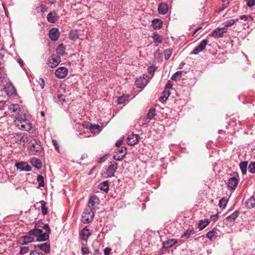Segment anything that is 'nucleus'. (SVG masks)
Returning a JSON list of instances; mask_svg holds the SVG:
<instances>
[{
    "mask_svg": "<svg viewBox=\"0 0 255 255\" xmlns=\"http://www.w3.org/2000/svg\"><path fill=\"white\" fill-rule=\"evenodd\" d=\"M94 214L92 209H87L83 213L82 221L84 224L91 223L94 218Z\"/></svg>",
    "mask_w": 255,
    "mask_h": 255,
    "instance_id": "f257e3e1",
    "label": "nucleus"
},
{
    "mask_svg": "<svg viewBox=\"0 0 255 255\" xmlns=\"http://www.w3.org/2000/svg\"><path fill=\"white\" fill-rule=\"evenodd\" d=\"M61 59L60 56L53 54L48 58V64L50 68H55L57 67L61 62Z\"/></svg>",
    "mask_w": 255,
    "mask_h": 255,
    "instance_id": "f03ea898",
    "label": "nucleus"
},
{
    "mask_svg": "<svg viewBox=\"0 0 255 255\" xmlns=\"http://www.w3.org/2000/svg\"><path fill=\"white\" fill-rule=\"evenodd\" d=\"M34 238L29 234L21 237L17 241V243L20 245H25L34 241Z\"/></svg>",
    "mask_w": 255,
    "mask_h": 255,
    "instance_id": "7ed1b4c3",
    "label": "nucleus"
},
{
    "mask_svg": "<svg viewBox=\"0 0 255 255\" xmlns=\"http://www.w3.org/2000/svg\"><path fill=\"white\" fill-rule=\"evenodd\" d=\"M68 74V69L64 67L58 68L55 72V76L59 79H63L66 77Z\"/></svg>",
    "mask_w": 255,
    "mask_h": 255,
    "instance_id": "20e7f679",
    "label": "nucleus"
},
{
    "mask_svg": "<svg viewBox=\"0 0 255 255\" xmlns=\"http://www.w3.org/2000/svg\"><path fill=\"white\" fill-rule=\"evenodd\" d=\"M207 43L208 41L206 39H203L202 40L199 45L194 48L193 51L191 53V54L197 55L199 52L203 51L205 49Z\"/></svg>",
    "mask_w": 255,
    "mask_h": 255,
    "instance_id": "39448f33",
    "label": "nucleus"
},
{
    "mask_svg": "<svg viewBox=\"0 0 255 255\" xmlns=\"http://www.w3.org/2000/svg\"><path fill=\"white\" fill-rule=\"evenodd\" d=\"M118 169V164L114 163L111 164L108 168L105 174L107 178H111L114 176L115 172Z\"/></svg>",
    "mask_w": 255,
    "mask_h": 255,
    "instance_id": "423d86ee",
    "label": "nucleus"
},
{
    "mask_svg": "<svg viewBox=\"0 0 255 255\" xmlns=\"http://www.w3.org/2000/svg\"><path fill=\"white\" fill-rule=\"evenodd\" d=\"M17 126L19 128L26 131H29L32 128V124L30 122L26 119L24 120L23 122H21L20 124H17Z\"/></svg>",
    "mask_w": 255,
    "mask_h": 255,
    "instance_id": "0eeeda50",
    "label": "nucleus"
},
{
    "mask_svg": "<svg viewBox=\"0 0 255 255\" xmlns=\"http://www.w3.org/2000/svg\"><path fill=\"white\" fill-rule=\"evenodd\" d=\"M30 149L31 151H39L42 149L41 142L37 140H34L33 141H31L30 145Z\"/></svg>",
    "mask_w": 255,
    "mask_h": 255,
    "instance_id": "6e6552de",
    "label": "nucleus"
},
{
    "mask_svg": "<svg viewBox=\"0 0 255 255\" xmlns=\"http://www.w3.org/2000/svg\"><path fill=\"white\" fill-rule=\"evenodd\" d=\"M139 138V136L137 134H131L127 138V143L129 145H134L137 143Z\"/></svg>",
    "mask_w": 255,
    "mask_h": 255,
    "instance_id": "1a4fd4ad",
    "label": "nucleus"
},
{
    "mask_svg": "<svg viewBox=\"0 0 255 255\" xmlns=\"http://www.w3.org/2000/svg\"><path fill=\"white\" fill-rule=\"evenodd\" d=\"M49 36L52 41H56L59 37V31L57 28H52L49 31Z\"/></svg>",
    "mask_w": 255,
    "mask_h": 255,
    "instance_id": "9d476101",
    "label": "nucleus"
},
{
    "mask_svg": "<svg viewBox=\"0 0 255 255\" xmlns=\"http://www.w3.org/2000/svg\"><path fill=\"white\" fill-rule=\"evenodd\" d=\"M15 167L20 169L21 171H30L31 170V167L28 164L27 162H21L17 163L15 164Z\"/></svg>",
    "mask_w": 255,
    "mask_h": 255,
    "instance_id": "9b49d317",
    "label": "nucleus"
},
{
    "mask_svg": "<svg viewBox=\"0 0 255 255\" xmlns=\"http://www.w3.org/2000/svg\"><path fill=\"white\" fill-rule=\"evenodd\" d=\"M99 204V199L96 196H92L89 199L88 206L89 209H93Z\"/></svg>",
    "mask_w": 255,
    "mask_h": 255,
    "instance_id": "f8f14e48",
    "label": "nucleus"
},
{
    "mask_svg": "<svg viewBox=\"0 0 255 255\" xmlns=\"http://www.w3.org/2000/svg\"><path fill=\"white\" fill-rule=\"evenodd\" d=\"M238 183V179L236 177H233L230 178L227 183V186L229 189L234 190L236 189Z\"/></svg>",
    "mask_w": 255,
    "mask_h": 255,
    "instance_id": "ddd939ff",
    "label": "nucleus"
},
{
    "mask_svg": "<svg viewBox=\"0 0 255 255\" xmlns=\"http://www.w3.org/2000/svg\"><path fill=\"white\" fill-rule=\"evenodd\" d=\"M226 31L224 28H218L214 30L211 34V35L215 38L221 37L223 36L224 33Z\"/></svg>",
    "mask_w": 255,
    "mask_h": 255,
    "instance_id": "4468645a",
    "label": "nucleus"
},
{
    "mask_svg": "<svg viewBox=\"0 0 255 255\" xmlns=\"http://www.w3.org/2000/svg\"><path fill=\"white\" fill-rule=\"evenodd\" d=\"M158 10L160 14H165L168 10V5L166 2H161L158 5Z\"/></svg>",
    "mask_w": 255,
    "mask_h": 255,
    "instance_id": "2eb2a0df",
    "label": "nucleus"
},
{
    "mask_svg": "<svg viewBox=\"0 0 255 255\" xmlns=\"http://www.w3.org/2000/svg\"><path fill=\"white\" fill-rule=\"evenodd\" d=\"M58 18L57 14L55 11L50 12L47 14V21L51 23L56 22Z\"/></svg>",
    "mask_w": 255,
    "mask_h": 255,
    "instance_id": "dca6fc26",
    "label": "nucleus"
},
{
    "mask_svg": "<svg viewBox=\"0 0 255 255\" xmlns=\"http://www.w3.org/2000/svg\"><path fill=\"white\" fill-rule=\"evenodd\" d=\"M37 248L39 249V251H42L45 253H48L50 251V246L48 243H43L37 246Z\"/></svg>",
    "mask_w": 255,
    "mask_h": 255,
    "instance_id": "f3484780",
    "label": "nucleus"
},
{
    "mask_svg": "<svg viewBox=\"0 0 255 255\" xmlns=\"http://www.w3.org/2000/svg\"><path fill=\"white\" fill-rule=\"evenodd\" d=\"M176 243L177 240L176 239H169L164 242L162 245L164 248L168 249L172 247Z\"/></svg>",
    "mask_w": 255,
    "mask_h": 255,
    "instance_id": "a211bd4d",
    "label": "nucleus"
},
{
    "mask_svg": "<svg viewBox=\"0 0 255 255\" xmlns=\"http://www.w3.org/2000/svg\"><path fill=\"white\" fill-rule=\"evenodd\" d=\"M246 207L249 209L255 207V195L252 196L249 198L245 202Z\"/></svg>",
    "mask_w": 255,
    "mask_h": 255,
    "instance_id": "6ab92c4d",
    "label": "nucleus"
},
{
    "mask_svg": "<svg viewBox=\"0 0 255 255\" xmlns=\"http://www.w3.org/2000/svg\"><path fill=\"white\" fill-rule=\"evenodd\" d=\"M65 47L63 43L60 44L56 49V55L60 56H63L65 54Z\"/></svg>",
    "mask_w": 255,
    "mask_h": 255,
    "instance_id": "aec40b11",
    "label": "nucleus"
},
{
    "mask_svg": "<svg viewBox=\"0 0 255 255\" xmlns=\"http://www.w3.org/2000/svg\"><path fill=\"white\" fill-rule=\"evenodd\" d=\"M162 21L159 19H154L152 21V25L155 30H158L162 26Z\"/></svg>",
    "mask_w": 255,
    "mask_h": 255,
    "instance_id": "412c9836",
    "label": "nucleus"
},
{
    "mask_svg": "<svg viewBox=\"0 0 255 255\" xmlns=\"http://www.w3.org/2000/svg\"><path fill=\"white\" fill-rule=\"evenodd\" d=\"M33 166L37 169H40L42 167V163L40 159L36 157H33L30 161Z\"/></svg>",
    "mask_w": 255,
    "mask_h": 255,
    "instance_id": "4be33fe9",
    "label": "nucleus"
},
{
    "mask_svg": "<svg viewBox=\"0 0 255 255\" xmlns=\"http://www.w3.org/2000/svg\"><path fill=\"white\" fill-rule=\"evenodd\" d=\"M135 85L137 88L143 89L145 87L146 85V81H145L144 78L143 79L140 78L135 81Z\"/></svg>",
    "mask_w": 255,
    "mask_h": 255,
    "instance_id": "5701e85b",
    "label": "nucleus"
},
{
    "mask_svg": "<svg viewBox=\"0 0 255 255\" xmlns=\"http://www.w3.org/2000/svg\"><path fill=\"white\" fill-rule=\"evenodd\" d=\"M80 235L83 240L87 241L90 236V233L88 229L85 228L81 232Z\"/></svg>",
    "mask_w": 255,
    "mask_h": 255,
    "instance_id": "b1692460",
    "label": "nucleus"
},
{
    "mask_svg": "<svg viewBox=\"0 0 255 255\" xmlns=\"http://www.w3.org/2000/svg\"><path fill=\"white\" fill-rule=\"evenodd\" d=\"M218 236L217 230L214 229L211 231H210L206 234L207 237L210 240H212L215 239Z\"/></svg>",
    "mask_w": 255,
    "mask_h": 255,
    "instance_id": "393cba45",
    "label": "nucleus"
},
{
    "mask_svg": "<svg viewBox=\"0 0 255 255\" xmlns=\"http://www.w3.org/2000/svg\"><path fill=\"white\" fill-rule=\"evenodd\" d=\"M99 189L102 191L108 192L109 190V185L108 181H104L99 184Z\"/></svg>",
    "mask_w": 255,
    "mask_h": 255,
    "instance_id": "a878e982",
    "label": "nucleus"
},
{
    "mask_svg": "<svg viewBox=\"0 0 255 255\" xmlns=\"http://www.w3.org/2000/svg\"><path fill=\"white\" fill-rule=\"evenodd\" d=\"M49 234L48 232H45L44 233H41L38 236L37 240L39 242L45 241L49 239Z\"/></svg>",
    "mask_w": 255,
    "mask_h": 255,
    "instance_id": "bb28decb",
    "label": "nucleus"
},
{
    "mask_svg": "<svg viewBox=\"0 0 255 255\" xmlns=\"http://www.w3.org/2000/svg\"><path fill=\"white\" fill-rule=\"evenodd\" d=\"M28 233L32 237H36L37 238L39 234L42 233V230L39 229L34 228L29 231Z\"/></svg>",
    "mask_w": 255,
    "mask_h": 255,
    "instance_id": "cd10ccee",
    "label": "nucleus"
},
{
    "mask_svg": "<svg viewBox=\"0 0 255 255\" xmlns=\"http://www.w3.org/2000/svg\"><path fill=\"white\" fill-rule=\"evenodd\" d=\"M210 222L208 219L201 220L198 224V228L202 230L205 228L209 224Z\"/></svg>",
    "mask_w": 255,
    "mask_h": 255,
    "instance_id": "c85d7f7f",
    "label": "nucleus"
},
{
    "mask_svg": "<svg viewBox=\"0 0 255 255\" xmlns=\"http://www.w3.org/2000/svg\"><path fill=\"white\" fill-rule=\"evenodd\" d=\"M248 164V162L247 161L240 162L239 166L243 174H245L247 173Z\"/></svg>",
    "mask_w": 255,
    "mask_h": 255,
    "instance_id": "c756f323",
    "label": "nucleus"
},
{
    "mask_svg": "<svg viewBox=\"0 0 255 255\" xmlns=\"http://www.w3.org/2000/svg\"><path fill=\"white\" fill-rule=\"evenodd\" d=\"M70 39L75 41L79 38L78 32L77 30H71L69 33Z\"/></svg>",
    "mask_w": 255,
    "mask_h": 255,
    "instance_id": "7c9ffc66",
    "label": "nucleus"
},
{
    "mask_svg": "<svg viewBox=\"0 0 255 255\" xmlns=\"http://www.w3.org/2000/svg\"><path fill=\"white\" fill-rule=\"evenodd\" d=\"M27 119L25 117V115L24 114H18V115L17 116V117L15 118V122L16 123V124L17 125V123L20 124L21 122H22L24 121V120H26Z\"/></svg>",
    "mask_w": 255,
    "mask_h": 255,
    "instance_id": "2f4dec72",
    "label": "nucleus"
},
{
    "mask_svg": "<svg viewBox=\"0 0 255 255\" xmlns=\"http://www.w3.org/2000/svg\"><path fill=\"white\" fill-rule=\"evenodd\" d=\"M8 109L11 112L17 113L19 114L20 110L19 108V106L17 104H11L9 106Z\"/></svg>",
    "mask_w": 255,
    "mask_h": 255,
    "instance_id": "473e14b6",
    "label": "nucleus"
},
{
    "mask_svg": "<svg viewBox=\"0 0 255 255\" xmlns=\"http://www.w3.org/2000/svg\"><path fill=\"white\" fill-rule=\"evenodd\" d=\"M182 71H178L175 72L171 77V79L172 81H177L179 80L182 76Z\"/></svg>",
    "mask_w": 255,
    "mask_h": 255,
    "instance_id": "72a5a7b5",
    "label": "nucleus"
},
{
    "mask_svg": "<svg viewBox=\"0 0 255 255\" xmlns=\"http://www.w3.org/2000/svg\"><path fill=\"white\" fill-rule=\"evenodd\" d=\"M126 156V153L123 154L119 153L118 152H116L113 156L114 159L117 161H121L124 159Z\"/></svg>",
    "mask_w": 255,
    "mask_h": 255,
    "instance_id": "f704fd0d",
    "label": "nucleus"
},
{
    "mask_svg": "<svg viewBox=\"0 0 255 255\" xmlns=\"http://www.w3.org/2000/svg\"><path fill=\"white\" fill-rule=\"evenodd\" d=\"M152 37L155 42L160 43L162 41V39L160 36L155 32L153 34Z\"/></svg>",
    "mask_w": 255,
    "mask_h": 255,
    "instance_id": "c9c22d12",
    "label": "nucleus"
},
{
    "mask_svg": "<svg viewBox=\"0 0 255 255\" xmlns=\"http://www.w3.org/2000/svg\"><path fill=\"white\" fill-rule=\"evenodd\" d=\"M155 116V110L154 109H150L147 114V118L149 120H152Z\"/></svg>",
    "mask_w": 255,
    "mask_h": 255,
    "instance_id": "e433bc0d",
    "label": "nucleus"
},
{
    "mask_svg": "<svg viewBox=\"0 0 255 255\" xmlns=\"http://www.w3.org/2000/svg\"><path fill=\"white\" fill-rule=\"evenodd\" d=\"M128 96H122L118 98L117 102L119 104H122L127 102L128 100Z\"/></svg>",
    "mask_w": 255,
    "mask_h": 255,
    "instance_id": "4c0bfd02",
    "label": "nucleus"
},
{
    "mask_svg": "<svg viewBox=\"0 0 255 255\" xmlns=\"http://www.w3.org/2000/svg\"><path fill=\"white\" fill-rule=\"evenodd\" d=\"M228 200L226 198H222L219 201V206L220 208L225 209L226 207Z\"/></svg>",
    "mask_w": 255,
    "mask_h": 255,
    "instance_id": "58836bf2",
    "label": "nucleus"
},
{
    "mask_svg": "<svg viewBox=\"0 0 255 255\" xmlns=\"http://www.w3.org/2000/svg\"><path fill=\"white\" fill-rule=\"evenodd\" d=\"M193 230H187L181 236L182 238L188 239L191 235L193 234Z\"/></svg>",
    "mask_w": 255,
    "mask_h": 255,
    "instance_id": "ea45409f",
    "label": "nucleus"
},
{
    "mask_svg": "<svg viewBox=\"0 0 255 255\" xmlns=\"http://www.w3.org/2000/svg\"><path fill=\"white\" fill-rule=\"evenodd\" d=\"M238 20V18L228 19L225 22V25L226 26H230L237 22Z\"/></svg>",
    "mask_w": 255,
    "mask_h": 255,
    "instance_id": "a19ab883",
    "label": "nucleus"
},
{
    "mask_svg": "<svg viewBox=\"0 0 255 255\" xmlns=\"http://www.w3.org/2000/svg\"><path fill=\"white\" fill-rule=\"evenodd\" d=\"M89 128L92 132L99 131L101 129V128L99 125H91Z\"/></svg>",
    "mask_w": 255,
    "mask_h": 255,
    "instance_id": "79ce46f5",
    "label": "nucleus"
},
{
    "mask_svg": "<svg viewBox=\"0 0 255 255\" xmlns=\"http://www.w3.org/2000/svg\"><path fill=\"white\" fill-rule=\"evenodd\" d=\"M238 216V213L237 212H235L229 216L227 217V219L230 221L232 222L234 221Z\"/></svg>",
    "mask_w": 255,
    "mask_h": 255,
    "instance_id": "37998d69",
    "label": "nucleus"
},
{
    "mask_svg": "<svg viewBox=\"0 0 255 255\" xmlns=\"http://www.w3.org/2000/svg\"><path fill=\"white\" fill-rule=\"evenodd\" d=\"M37 181L40 187L44 186V178L41 175H38L37 177Z\"/></svg>",
    "mask_w": 255,
    "mask_h": 255,
    "instance_id": "c03bdc74",
    "label": "nucleus"
},
{
    "mask_svg": "<svg viewBox=\"0 0 255 255\" xmlns=\"http://www.w3.org/2000/svg\"><path fill=\"white\" fill-rule=\"evenodd\" d=\"M41 212L43 215H45L47 214V208L46 206V203L42 201L41 206Z\"/></svg>",
    "mask_w": 255,
    "mask_h": 255,
    "instance_id": "a18cd8bd",
    "label": "nucleus"
},
{
    "mask_svg": "<svg viewBox=\"0 0 255 255\" xmlns=\"http://www.w3.org/2000/svg\"><path fill=\"white\" fill-rule=\"evenodd\" d=\"M172 52V49H167L164 51V58L165 60H168L170 57Z\"/></svg>",
    "mask_w": 255,
    "mask_h": 255,
    "instance_id": "49530a36",
    "label": "nucleus"
},
{
    "mask_svg": "<svg viewBox=\"0 0 255 255\" xmlns=\"http://www.w3.org/2000/svg\"><path fill=\"white\" fill-rule=\"evenodd\" d=\"M249 171L251 173H255V161L250 164Z\"/></svg>",
    "mask_w": 255,
    "mask_h": 255,
    "instance_id": "de8ad7c7",
    "label": "nucleus"
},
{
    "mask_svg": "<svg viewBox=\"0 0 255 255\" xmlns=\"http://www.w3.org/2000/svg\"><path fill=\"white\" fill-rule=\"evenodd\" d=\"M29 251V248L28 247H24L20 248L19 254L21 255H23L28 253Z\"/></svg>",
    "mask_w": 255,
    "mask_h": 255,
    "instance_id": "09e8293b",
    "label": "nucleus"
},
{
    "mask_svg": "<svg viewBox=\"0 0 255 255\" xmlns=\"http://www.w3.org/2000/svg\"><path fill=\"white\" fill-rule=\"evenodd\" d=\"M245 1L247 2V5L249 7H251L255 5V0H245Z\"/></svg>",
    "mask_w": 255,
    "mask_h": 255,
    "instance_id": "8fccbe9b",
    "label": "nucleus"
},
{
    "mask_svg": "<svg viewBox=\"0 0 255 255\" xmlns=\"http://www.w3.org/2000/svg\"><path fill=\"white\" fill-rule=\"evenodd\" d=\"M82 252L84 255H88L89 254V250L88 247L83 246L82 247Z\"/></svg>",
    "mask_w": 255,
    "mask_h": 255,
    "instance_id": "3c124183",
    "label": "nucleus"
},
{
    "mask_svg": "<svg viewBox=\"0 0 255 255\" xmlns=\"http://www.w3.org/2000/svg\"><path fill=\"white\" fill-rule=\"evenodd\" d=\"M5 53V50L2 46L0 45V59H2Z\"/></svg>",
    "mask_w": 255,
    "mask_h": 255,
    "instance_id": "603ef678",
    "label": "nucleus"
},
{
    "mask_svg": "<svg viewBox=\"0 0 255 255\" xmlns=\"http://www.w3.org/2000/svg\"><path fill=\"white\" fill-rule=\"evenodd\" d=\"M119 152V153L121 154H124V153H127V148L126 147L123 146L121 147L120 149H118V150L117 151Z\"/></svg>",
    "mask_w": 255,
    "mask_h": 255,
    "instance_id": "864d4df0",
    "label": "nucleus"
},
{
    "mask_svg": "<svg viewBox=\"0 0 255 255\" xmlns=\"http://www.w3.org/2000/svg\"><path fill=\"white\" fill-rule=\"evenodd\" d=\"M29 255H43L42 253L40 251L34 250L32 251Z\"/></svg>",
    "mask_w": 255,
    "mask_h": 255,
    "instance_id": "5fc2aeb1",
    "label": "nucleus"
},
{
    "mask_svg": "<svg viewBox=\"0 0 255 255\" xmlns=\"http://www.w3.org/2000/svg\"><path fill=\"white\" fill-rule=\"evenodd\" d=\"M43 229L45 230V232H48L50 233L51 230L49 227V226L47 224H45L43 226Z\"/></svg>",
    "mask_w": 255,
    "mask_h": 255,
    "instance_id": "6e6d98bb",
    "label": "nucleus"
},
{
    "mask_svg": "<svg viewBox=\"0 0 255 255\" xmlns=\"http://www.w3.org/2000/svg\"><path fill=\"white\" fill-rule=\"evenodd\" d=\"M249 17H250V15H243L240 16V19L244 20L245 21H247L249 20Z\"/></svg>",
    "mask_w": 255,
    "mask_h": 255,
    "instance_id": "4d7b16f0",
    "label": "nucleus"
},
{
    "mask_svg": "<svg viewBox=\"0 0 255 255\" xmlns=\"http://www.w3.org/2000/svg\"><path fill=\"white\" fill-rule=\"evenodd\" d=\"M170 91H167V90H164L162 94V96H163L164 97H167V98L170 96Z\"/></svg>",
    "mask_w": 255,
    "mask_h": 255,
    "instance_id": "13d9d810",
    "label": "nucleus"
},
{
    "mask_svg": "<svg viewBox=\"0 0 255 255\" xmlns=\"http://www.w3.org/2000/svg\"><path fill=\"white\" fill-rule=\"evenodd\" d=\"M53 145L55 146L56 150L59 151V145L58 142L55 139L52 140Z\"/></svg>",
    "mask_w": 255,
    "mask_h": 255,
    "instance_id": "bf43d9fd",
    "label": "nucleus"
},
{
    "mask_svg": "<svg viewBox=\"0 0 255 255\" xmlns=\"http://www.w3.org/2000/svg\"><path fill=\"white\" fill-rule=\"evenodd\" d=\"M111 249L110 248H106L104 250V255H109L111 251Z\"/></svg>",
    "mask_w": 255,
    "mask_h": 255,
    "instance_id": "052dcab7",
    "label": "nucleus"
},
{
    "mask_svg": "<svg viewBox=\"0 0 255 255\" xmlns=\"http://www.w3.org/2000/svg\"><path fill=\"white\" fill-rule=\"evenodd\" d=\"M229 6L228 3H227L226 4H224L223 6L220 8L219 11L221 12L223 11L225 8H226Z\"/></svg>",
    "mask_w": 255,
    "mask_h": 255,
    "instance_id": "680f3d73",
    "label": "nucleus"
},
{
    "mask_svg": "<svg viewBox=\"0 0 255 255\" xmlns=\"http://www.w3.org/2000/svg\"><path fill=\"white\" fill-rule=\"evenodd\" d=\"M172 88V85L171 83H168L166 84L165 89L167 90V91H170V89Z\"/></svg>",
    "mask_w": 255,
    "mask_h": 255,
    "instance_id": "e2e57ef3",
    "label": "nucleus"
},
{
    "mask_svg": "<svg viewBox=\"0 0 255 255\" xmlns=\"http://www.w3.org/2000/svg\"><path fill=\"white\" fill-rule=\"evenodd\" d=\"M148 72L150 74L153 73L155 71V68L153 66H150L148 69Z\"/></svg>",
    "mask_w": 255,
    "mask_h": 255,
    "instance_id": "0e129e2a",
    "label": "nucleus"
},
{
    "mask_svg": "<svg viewBox=\"0 0 255 255\" xmlns=\"http://www.w3.org/2000/svg\"><path fill=\"white\" fill-rule=\"evenodd\" d=\"M39 80L41 81V83H40V87L42 89H43L45 86V82L44 80L42 78H40Z\"/></svg>",
    "mask_w": 255,
    "mask_h": 255,
    "instance_id": "69168bd1",
    "label": "nucleus"
},
{
    "mask_svg": "<svg viewBox=\"0 0 255 255\" xmlns=\"http://www.w3.org/2000/svg\"><path fill=\"white\" fill-rule=\"evenodd\" d=\"M122 143H123V140L119 139L116 143V145L117 146L119 147L120 146H121L122 144Z\"/></svg>",
    "mask_w": 255,
    "mask_h": 255,
    "instance_id": "338daca9",
    "label": "nucleus"
},
{
    "mask_svg": "<svg viewBox=\"0 0 255 255\" xmlns=\"http://www.w3.org/2000/svg\"><path fill=\"white\" fill-rule=\"evenodd\" d=\"M167 100V98L164 97L162 95L161 96L160 99V101L161 102H164L166 101Z\"/></svg>",
    "mask_w": 255,
    "mask_h": 255,
    "instance_id": "774afa93",
    "label": "nucleus"
}]
</instances>
